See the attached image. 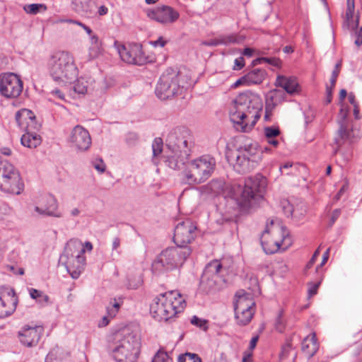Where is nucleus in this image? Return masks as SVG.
Here are the masks:
<instances>
[{"instance_id": "obj_1", "label": "nucleus", "mask_w": 362, "mask_h": 362, "mask_svg": "<svg viewBox=\"0 0 362 362\" xmlns=\"http://www.w3.org/2000/svg\"><path fill=\"white\" fill-rule=\"evenodd\" d=\"M266 186L267 180L261 175L248 177L244 185L238 182L225 183L220 180H212L208 185L213 194L230 197L243 209L252 207L262 199Z\"/></svg>"}, {"instance_id": "obj_2", "label": "nucleus", "mask_w": 362, "mask_h": 362, "mask_svg": "<svg viewBox=\"0 0 362 362\" xmlns=\"http://www.w3.org/2000/svg\"><path fill=\"white\" fill-rule=\"evenodd\" d=\"M262 109L261 97L256 93L245 91L233 100L229 110L230 118L238 130L249 132L260 118Z\"/></svg>"}, {"instance_id": "obj_3", "label": "nucleus", "mask_w": 362, "mask_h": 362, "mask_svg": "<svg viewBox=\"0 0 362 362\" xmlns=\"http://www.w3.org/2000/svg\"><path fill=\"white\" fill-rule=\"evenodd\" d=\"M185 300L177 291H170L156 297L151 305L150 313L158 321H168L182 312Z\"/></svg>"}, {"instance_id": "obj_4", "label": "nucleus", "mask_w": 362, "mask_h": 362, "mask_svg": "<svg viewBox=\"0 0 362 362\" xmlns=\"http://www.w3.org/2000/svg\"><path fill=\"white\" fill-rule=\"evenodd\" d=\"M112 354L117 362H136L141 348V337L138 332L123 330L115 336Z\"/></svg>"}, {"instance_id": "obj_5", "label": "nucleus", "mask_w": 362, "mask_h": 362, "mask_svg": "<svg viewBox=\"0 0 362 362\" xmlns=\"http://www.w3.org/2000/svg\"><path fill=\"white\" fill-rule=\"evenodd\" d=\"M48 69L52 78L59 83H71L78 75L74 58L68 52H57L48 61Z\"/></svg>"}, {"instance_id": "obj_6", "label": "nucleus", "mask_w": 362, "mask_h": 362, "mask_svg": "<svg viewBox=\"0 0 362 362\" xmlns=\"http://www.w3.org/2000/svg\"><path fill=\"white\" fill-rule=\"evenodd\" d=\"M180 129L171 130L167 136V146L170 150L165 162L172 169H181L189 159L190 148L183 137L179 136Z\"/></svg>"}, {"instance_id": "obj_7", "label": "nucleus", "mask_w": 362, "mask_h": 362, "mask_svg": "<svg viewBox=\"0 0 362 362\" xmlns=\"http://www.w3.org/2000/svg\"><path fill=\"white\" fill-rule=\"evenodd\" d=\"M85 249L82 242L78 239H71L66 243L59 263L64 265L73 279H78L84 269L86 257Z\"/></svg>"}, {"instance_id": "obj_8", "label": "nucleus", "mask_w": 362, "mask_h": 362, "mask_svg": "<svg viewBox=\"0 0 362 362\" xmlns=\"http://www.w3.org/2000/svg\"><path fill=\"white\" fill-rule=\"evenodd\" d=\"M186 76L182 72L167 69L160 77L156 88V94L160 100H168L181 94L187 88L188 82L185 81Z\"/></svg>"}, {"instance_id": "obj_9", "label": "nucleus", "mask_w": 362, "mask_h": 362, "mask_svg": "<svg viewBox=\"0 0 362 362\" xmlns=\"http://www.w3.org/2000/svg\"><path fill=\"white\" fill-rule=\"evenodd\" d=\"M191 254L189 247H171L163 250L152 263L154 273L170 271L180 267Z\"/></svg>"}, {"instance_id": "obj_10", "label": "nucleus", "mask_w": 362, "mask_h": 362, "mask_svg": "<svg viewBox=\"0 0 362 362\" xmlns=\"http://www.w3.org/2000/svg\"><path fill=\"white\" fill-rule=\"evenodd\" d=\"M16 121L18 126L25 131L21 139L22 145L30 148L38 146L41 144V137L33 131L38 130L40 125L34 113L30 110L21 109L16 114Z\"/></svg>"}, {"instance_id": "obj_11", "label": "nucleus", "mask_w": 362, "mask_h": 362, "mask_svg": "<svg viewBox=\"0 0 362 362\" xmlns=\"http://www.w3.org/2000/svg\"><path fill=\"white\" fill-rule=\"evenodd\" d=\"M216 160L209 156H202L188 163L183 172L186 182L189 184H199L205 182L215 169Z\"/></svg>"}, {"instance_id": "obj_12", "label": "nucleus", "mask_w": 362, "mask_h": 362, "mask_svg": "<svg viewBox=\"0 0 362 362\" xmlns=\"http://www.w3.org/2000/svg\"><path fill=\"white\" fill-rule=\"evenodd\" d=\"M24 188L18 170L6 160L0 159V189L20 194Z\"/></svg>"}, {"instance_id": "obj_13", "label": "nucleus", "mask_w": 362, "mask_h": 362, "mask_svg": "<svg viewBox=\"0 0 362 362\" xmlns=\"http://www.w3.org/2000/svg\"><path fill=\"white\" fill-rule=\"evenodd\" d=\"M272 237V243L263 242V250L267 254H273L280 250L286 249L291 245V238L287 228L279 223L271 221L264 230Z\"/></svg>"}, {"instance_id": "obj_14", "label": "nucleus", "mask_w": 362, "mask_h": 362, "mask_svg": "<svg viewBox=\"0 0 362 362\" xmlns=\"http://www.w3.org/2000/svg\"><path fill=\"white\" fill-rule=\"evenodd\" d=\"M223 267L218 260L210 262L205 267L200 281V288L204 292L211 293L219 290L225 284Z\"/></svg>"}, {"instance_id": "obj_15", "label": "nucleus", "mask_w": 362, "mask_h": 362, "mask_svg": "<svg viewBox=\"0 0 362 362\" xmlns=\"http://www.w3.org/2000/svg\"><path fill=\"white\" fill-rule=\"evenodd\" d=\"M234 301L235 317L239 325L245 326L252 320L255 303L250 293L244 291L236 293Z\"/></svg>"}, {"instance_id": "obj_16", "label": "nucleus", "mask_w": 362, "mask_h": 362, "mask_svg": "<svg viewBox=\"0 0 362 362\" xmlns=\"http://www.w3.org/2000/svg\"><path fill=\"white\" fill-rule=\"evenodd\" d=\"M117 52L121 59L129 64L142 66L148 62L142 46L137 43L118 45Z\"/></svg>"}, {"instance_id": "obj_17", "label": "nucleus", "mask_w": 362, "mask_h": 362, "mask_svg": "<svg viewBox=\"0 0 362 362\" xmlns=\"http://www.w3.org/2000/svg\"><path fill=\"white\" fill-rule=\"evenodd\" d=\"M235 158V168L240 173L250 171L259 160L256 148L252 145L240 148L236 153Z\"/></svg>"}, {"instance_id": "obj_18", "label": "nucleus", "mask_w": 362, "mask_h": 362, "mask_svg": "<svg viewBox=\"0 0 362 362\" xmlns=\"http://www.w3.org/2000/svg\"><path fill=\"white\" fill-rule=\"evenodd\" d=\"M23 90V82L15 74L0 75V93L7 98L18 97Z\"/></svg>"}, {"instance_id": "obj_19", "label": "nucleus", "mask_w": 362, "mask_h": 362, "mask_svg": "<svg viewBox=\"0 0 362 362\" xmlns=\"http://www.w3.org/2000/svg\"><path fill=\"white\" fill-rule=\"evenodd\" d=\"M197 235V226L189 219L180 222L174 230L173 240L177 247H187Z\"/></svg>"}, {"instance_id": "obj_20", "label": "nucleus", "mask_w": 362, "mask_h": 362, "mask_svg": "<svg viewBox=\"0 0 362 362\" xmlns=\"http://www.w3.org/2000/svg\"><path fill=\"white\" fill-rule=\"evenodd\" d=\"M17 303L18 298L13 289L0 288V318L11 315L16 310Z\"/></svg>"}, {"instance_id": "obj_21", "label": "nucleus", "mask_w": 362, "mask_h": 362, "mask_svg": "<svg viewBox=\"0 0 362 362\" xmlns=\"http://www.w3.org/2000/svg\"><path fill=\"white\" fill-rule=\"evenodd\" d=\"M69 141L71 146L78 151H86L91 146V137L88 131L81 125L73 128Z\"/></svg>"}, {"instance_id": "obj_22", "label": "nucleus", "mask_w": 362, "mask_h": 362, "mask_svg": "<svg viewBox=\"0 0 362 362\" xmlns=\"http://www.w3.org/2000/svg\"><path fill=\"white\" fill-rule=\"evenodd\" d=\"M147 16L158 23L169 24L175 22L178 19L180 14L173 8L168 6H163L147 11Z\"/></svg>"}, {"instance_id": "obj_23", "label": "nucleus", "mask_w": 362, "mask_h": 362, "mask_svg": "<svg viewBox=\"0 0 362 362\" xmlns=\"http://www.w3.org/2000/svg\"><path fill=\"white\" fill-rule=\"evenodd\" d=\"M42 326H25L18 334L21 343L28 347L36 346L43 333Z\"/></svg>"}, {"instance_id": "obj_24", "label": "nucleus", "mask_w": 362, "mask_h": 362, "mask_svg": "<svg viewBox=\"0 0 362 362\" xmlns=\"http://www.w3.org/2000/svg\"><path fill=\"white\" fill-rule=\"evenodd\" d=\"M347 110L341 108L339 111L338 115V124L339 125V128L337 132V136L334 139V142L337 145V148L334 150V153H337L339 149V147L342 145V144L349 139L351 135V130L348 124L347 117Z\"/></svg>"}, {"instance_id": "obj_25", "label": "nucleus", "mask_w": 362, "mask_h": 362, "mask_svg": "<svg viewBox=\"0 0 362 362\" xmlns=\"http://www.w3.org/2000/svg\"><path fill=\"white\" fill-rule=\"evenodd\" d=\"M46 204L44 206H36L35 211L40 215L61 218L62 213L58 209V203L57 199L51 196H47L44 198Z\"/></svg>"}, {"instance_id": "obj_26", "label": "nucleus", "mask_w": 362, "mask_h": 362, "mask_svg": "<svg viewBox=\"0 0 362 362\" xmlns=\"http://www.w3.org/2000/svg\"><path fill=\"white\" fill-rule=\"evenodd\" d=\"M284 92L280 90L270 91L266 98V108L264 119L266 122L271 120L272 110L283 100Z\"/></svg>"}, {"instance_id": "obj_27", "label": "nucleus", "mask_w": 362, "mask_h": 362, "mask_svg": "<svg viewBox=\"0 0 362 362\" xmlns=\"http://www.w3.org/2000/svg\"><path fill=\"white\" fill-rule=\"evenodd\" d=\"M276 85L282 88L288 94H294L299 92V85L295 77L278 76Z\"/></svg>"}, {"instance_id": "obj_28", "label": "nucleus", "mask_w": 362, "mask_h": 362, "mask_svg": "<svg viewBox=\"0 0 362 362\" xmlns=\"http://www.w3.org/2000/svg\"><path fill=\"white\" fill-rule=\"evenodd\" d=\"M240 39L236 35L231 34L228 35H221L214 39L203 41L202 45L216 47L220 45H229L230 44H237L240 43Z\"/></svg>"}, {"instance_id": "obj_29", "label": "nucleus", "mask_w": 362, "mask_h": 362, "mask_svg": "<svg viewBox=\"0 0 362 362\" xmlns=\"http://www.w3.org/2000/svg\"><path fill=\"white\" fill-rule=\"evenodd\" d=\"M319 349V344L315 333L306 337L302 341V351L308 357H313Z\"/></svg>"}, {"instance_id": "obj_30", "label": "nucleus", "mask_w": 362, "mask_h": 362, "mask_svg": "<svg viewBox=\"0 0 362 362\" xmlns=\"http://www.w3.org/2000/svg\"><path fill=\"white\" fill-rule=\"evenodd\" d=\"M354 11V0H347V6L344 25L346 26L348 29H354L356 28L358 25V17H357L356 21H354L353 20Z\"/></svg>"}, {"instance_id": "obj_31", "label": "nucleus", "mask_w": 362, "mask_h": 362, "mask_svg": "<svg viewBox=\"0 0 362 362\" xmlns=\"http://www.w3.org/2000/svg\"><path fill=\"white\" fill-rule=\"evenodd\" d=\"M102 42L97 35H92L90 37V45L88 48V59L93 60L98 58L103 54Z\"/></svg>"}, {"instance_id": "obj_32", "label": "nucleus", "mask_w": 362, "mask_h": 362, "mask_svg": "<svg viewBox=\"0 0 362 362\" xmlns=\"http://www.w3.org/2000/svg\"><path fill=\"white\" fill-rule=\"evenodd\" d=\"M281 206L283 211L287 217L300 218L304 215L305 211L303 204L300 205V208H294L293 205L287 200L282 202Z\"/></svg>"}, {"instance_id": "obj_33", "label": "nucleus", "mask_w": 362, "mask_h": 362, "mask_svg": "<svg viewBox=\"0 0 362 362\" xmlns=\"http://www.w3.org/2000/svg\"><path fill=\"white\" fill-rule=\"evenodd\" d=\"M247 80V86L259 84L262 82L265 76V71L263 69H255L245 75Z\"/></svg>"}, {"instance_id": "obj_34", "label": "nucleus", "mask_w": 362, "mask_h": 362, "mask_svg": "<svg viewBox=\"0 0 362 362\" xmlns=\"http://www.w3.org/2000/svg\"><path fill=\"white\" fill-rule=\"evenodd\" d=\"M90 84L89 82L84 78H79L74 84V90L78 93L84 95L88 92Z\"/></svg>"}, {"instance_id": "obj_35", "label": "nucleus", "mask_w": 362, "mask_h": 362, "mask_svg": "<svg viewBox=\"0 0 362 362\" xmlns=\"http://www.w3.org/2000/svg\"><path fill=\"white\" fill-rule=\"evenodd\" d=\"M47 7L44 4H31L25 5L23 7V10L28 13L30 15H36L39 13H43L46 11Z\"/></svg>"}, {"instance_id": "obj_36", "label": "nucleus", "mask_w": 362, "mask_h": 362, "mask_svg": "<svg viewBox=\"0 0 362 362\" xmlns=\"http://www.w3.org/2000/svg\"><path fill=\"white\" fill-rule=\"evenodd\" d=\"M29 293L33 299H35L42 305L47 304L49 301V296L41 291L32 288L29 289Z\"/></svg>"}, {"instance_id": "obj_37", "label": "nucleus", "mask_w": 362, "mask_h": 362, "mask_svg": "<svg viewBox=\"0 0 362 362\" xmlns=\"http://www.w3.org/2000/svg\"><path fill=\"white\" fill-rule=\"evenodd\" d=\"M163 141L160 138H156L152 144L153 162L157 164V157L162 153Z\"/></svg>"}, {"instance_id": "obj_38", "label": "nucleus", "mask_w": 362, "mask_h": 362, "mask_svg": "<svg viewBox=\"0 0 362 362\" xmlns=\"http://www.w3.org/2000/svg\"><path fill=\"white\" fill-rule=\"evenodd\" d=\"M178 362H202V359L196 354L186 353L179 356Z\"/></svg>"}, {"instance_id": "obj_39", "label": "nucleus", "mask_w": 362, "mask_h": 362, "mask_svg": "<svg viewBox=\"0 0 362 362\" xmlns=\"http://www.w3.org/2000/svg\"><path fill=\"white\" fill-rule=\"evenodd\" d=\"M262 62H267V63L272 64L274 66H279L280 64L279 59H278L276 58L260 57V58H257V59L253 60L252 62V66H256L259 64H261Z\"/></svg>"}, {"instance_id": "obj_40", "label": "nucleus", "mask_w": 362, "mask_h": 362, "mask_svg": "<svg viewBox=\"0 0 362 362\" xmlns=\"http://www.w3.org/2000/svg\"><path fill=\"white\" fill-rule=\"evenodd\" d=\"M151 362H173V359L166 352L160 350L156 354Z\"/></svg>"}, {"instance_id": "obj_41", "label": "nucleus", "mask_w": 362, "mask_h": 362, "mask_svg": "<svg viewBox=\"0 0 362 362\" xmlns=\"http://www.w3.org/2000/svg\"><path fill=\"white\" fill-rule=\"evenodd\" d=\"M265 138L277 137L280 134V130L277 127H266L264 128Z\"/></svg>"}, {"instance_id": "obj_42", "label": "nucleus", "mask_w": 362, "mask_h": 362, "mask_svg": "<svg viewBox=\"0 0 362 362\" xmlns=\"http://www.w3.org/2000/svg\"><path fill=\"white\" fill-rule=\"evenodd\" d=\"M191 323L203 330H206L208 329L207 321L201 318H199L197 316H193L191 319Z\"/></svg>"}, {"instance_id": "obj_43", "label": "nucleus", "mask_w": 362, "mask_h": 362, "mask_svg": "<svg viewBox=\"0 0 362 362\" xmlns=\"http://www.w3.org/2000/svg\"><path fill=\"white\" fill-rule=\"evenodd\" d=\"M292 349L293 346L291 340H287L286 344L282 346L281 356L286 357Z\"/></svg>"}, {"instance_id": "obj_44", "label": "nucleus", "mask_w": 362, "mask_h": 362, "mask_svg": "<svg viewBox=\"0 0 362 362\" xmlns=\"http://www.w3.org/2000/svg\"><path fill=\"white\" fill-rule=\"evenodd\" d=\"M245 66V59L243 57H238L235 59L233 69L240 70Z\"/></svg>"}, {"instance_id": "obj_45", "label": "nucleus", "mask_w": 362, "mask_h": 362, "mask_svg": "<svg viewBox=\"0 0 362 362\" xmlns=\"http://www.w3.org/2000/svg\"><path fill=\"white\" fill-rule=\"evenodd\" d=\"M320 284V282L309 284V288H308L309 297H311L317 293Z\"/></svg>"}, {"instance_id": "obj_46", "label": "nucleus", "mask_w": 362, "mask_h": 362, "mask_svg": "<svg viewBox=\"0 0 362 362\" xmlns=\"http://www.w3.org/2000/svg\"><path fill=\"white\" fill-rule=\"evenodd\" d=\"M139 140V135L134 132H129L126 138V141L129 144H134Z\"/></svg>"}, {"instance_id": "obj_47", "label": "nucleus", "mask_w": 362, "mask_h": 362, "mask_svg": "<svg viewBox=\"0 0 362 362\" xmlns=\"http://www.w3.org/2000/svg\"><path fill=\"white\" fill-rule=\"evenodd\" d=\"M334 87H332V86H327L326 88V98H325V103L327 104H329L332 102V90H333Z\"/></svg>"}, {"instance_id": "obj_48", "label": "nucleus", "mask_w": 362, "mask_h": 362, "mask_svg": "<svg viewBox=\"0 0 362 362\" xmlns=\"http://www.w3.org/2000/svg\"><path fill=\"white\" fill-rule=\"evenodd\" d=\"M338 68H339V64H337L334 70L332 71V77L330 78V83H331V86L332 87H334L336 81H337V78L339 75Z\"/></svg>"}, {"instance_id": "obj_49", "label": "nucleus", "mask_w": 362, "mask_h": 362, "mask_svg": "<svg viewBox=\"0 0 362 362\" xmlns=\"http://www.w3.org/2000/svg\"><path fill=\"white\" fill-rule=\"evenodd\" d=\"M167 43V41L163 39V37H160L158 40L152 41L151 44L154 47H163Z\"/></svg>"}, {"instance_id": "obj_50", "label": "nucleus", "mask_w": 362, "mask_h": 362, "mask_svg": "<svg viewBox=\"0 0 362 362\" xmlns=\"http://www.w3.org/2000/svg\"><path fill=\"white\" fill-rule=\"evenodd\" d=\"M94 168L100 173H103L105 170V165L102 160H99L98 162H95L93 164Z\"/></svg>"}, {"instance_id": "obj_51", "label": "nucleus", "mask_w": 362, "mask_h": 362, "mask_svg": "<svg viewBox=\"0 0 362 362\" xmlns=\"http://www.w3.org/2000/svg\"><path fill=\"white\" fill-rule=\"evenodd\" d=\"M272 243V237L269 235L265 230L262 233L261 236V245L263 247V242Z\"/></svg>"}, {"instance_id": "obj_52", "label": "nucleus", "mask_w": 362, "mask_h": 362, "mask_svg": "<svg viewBox=\"0 0 362 362\" xmlns=\"http://www.w3.org/2000/svg\"><path fill=\"white\" fill-rule=\"evenodd\" d=\"M71 22L82 27L84 29V30L87 33V34H88L90 35V38L91 37L92 35H94L93 34L92 30L88 26L86 25L85 24L81 23V22L74 21H71Z\"/></svg>"}, {"instance_id": "obj_53", "label": "nucleus", "mask_w": 362, "mask_h": 362, "mask_svg": "<svg viewBox=\"0 0 362 362\" xmlns=\"http://www.w3.org/2000/svg\"><path fill=\"white\" fill-rule=\"evenodd\" d=\"M320 248H317L315 251L312 258L310 259V260L309 261V262L307 264V267L308 268H310V267H311L313 266V264L315 263V261L316 258L320 255Z\"/></svg>"}, {"instance_id": "obj_54", "label": "nucleus", "mask_w": 362, "mask_h": 362, "mask_svg": "<svg viewBox=\"0 0 362 362\" xmlns=\"http://www.w3.org/2000/svg\"><path fill=\"white\" fill-rule=\"evenodd\" d=\"M355 45L358 47L362 45V27L356 33V39L355 40Z\"/></svg>"}, {"instance_id": "obj_55", "label": "nucleus", "mask_w": 362, "mask_h": 362, "mask_svg": "<svg viewBox=\"0 0 362 362\" xmlns=\"http://www.w3.org/2000/svg\"><path fill=\"white\" fill-rule=\"evenodd\" d=\"M340 214H341V210L340 209H335L332 212V216H331V219H330V221H331L330 225L331 226L332 224H334L335 221L339 218Z\"/></svg>"}, {"instance_id": "obj_56", "label": "nucleus", "mask_w": 362, "mask_h": 362, "mask_svg": "<svg viewBox=\"0 0 362 362\" xmlns=\"http://www.w3.org/2000/svg\"><path fill=\"white\" fill-rule=\"evenodd\" d=\"M276 327L279 332H283L284 325L281 320V315L279 314L276 320Z\"/></svg>"}, {"instance_id": "obj_57", "label": "nucleus", "mask_w": 362, "mask_h": 362, "mask_svg": "<svg viewBox=\"0 0 362 362\" xmlns=\"http://www.w3.org/2000/svg\"><path fill=\"white\" fill-rule=\"evenodd\" d=\"M241 85H247V80L245 78V75L242 77H240L239 79H238L233 84V87L234 88H237L239 86H241Z\"/></svg>"}, {"instance_id": "obj_58", "label": "nucleus", "mask_w": 362, "mask_h": 362, "mask_svg": "<svg viewBox=\"0 0 362 362\" xmlns=\"http://www.w3.org/2000/svg\"><path fill=\"white\" fill-rule=\"evenodd\" d=\"M50 93L52 95L56 96L57 98H58L60 100H64V95L59 89H54V90H52Z\"/></svg>"}, {"instance_id": "obj_59", "label": "nucleus", "mask_w": 362, "mask_h": 362, "mask_svg": "<svg viewBox=\"0 0 362 362\" xmlns=\"http://www.w3.org/2000/svg\"><path fill=\"white\" fill-rule=\"evenodd\" d=\"M348 189V186L346 185H344L341 189H339V191L337 192V194L335 195V197H334V199L335 200H339L340 199L341 195L343 194V193L346 191Z\"/></svg>"}, {"instance_id": "obj_60", "label": "nucleus", "mask_w": 362, "mask_h": 362, "mask_svg": "<svg viewBox=\"0 0 362 362\" xmlns=\"http://www.w3.org/2000/svg\"><path fill=\"white\" fill-rule=\"evenodd\" d=\"M110 318L107 315L103 316L102 320L98 322V327H103L107 326L109 324Z\"/></svg>"}, {"instance_id": "obj_61", "label": "nucleus", "mask_w": 362, "mask_h": 362, "mask_svg": "<svg viewBox=\"0 0 362 362\" xmlns=\"http://www.w3.org/2000/svg\"><path fill=\"white\" fill-rule=\"evenodd\" d=\"M117 312L118 311H117L116 308H113L112 307L107 308V316L110 318L115 317Z\"/></svg>"}, {"instance_id": "obj_62", "label": "nucleus", "mask_w": 362, "mask_h": 362, "mask_svg": "<svg viewBox=\"0 0 362 362\" xmlns=\"http://www.w3.org/2000/svg\"><path fill=\"white\" fill-rule=\"evenodd\" d=\"M348 99L349 103L353 105H358V103L356 100L355 95L353 93H349L348 95Z\"/></svg>"}, {"instance_id": "obj_63", "label": "nucleus", "mask_w": 362, "mask_h": 362, "mask_svg": "<svg viewBox=\"0 0 362 362\" xmlns=\"http://www.w3.org/2000/svg\"><path fill=\"white\" fill-rule=\"evenodd\" d=\"M120 246V239L118 237H115L112 240V250H117Z\"/></svg>"}, {"instance_id": "obj_64", "label": "nucleus", "mask_w": 362, "mask_h": 362, "mask_svg": "<svg viewBox=\"0 0 362 362\" xmlns=\"http://www.w3.org/2000/svg\"><path fill=\"white\" fill-rule=\"evenodd\" d=\"M258 339H259V337L257 335L255 336L252 338V339L250 340V349L252 350L255 348Z\"/></svg>"}]
</instances>
